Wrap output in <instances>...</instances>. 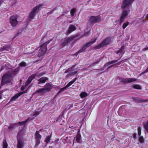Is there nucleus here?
<instances>
[{
  "label": "nucleus",
  "instance_id": "5701e85b",
  "mask_svg": "<svg viewBox=\"0 0 148 148\" xmlns=\"http://www.w3.org/2000/svg\"><path fill=\"white\" fill-rule=\"evenodd\" d=\"M36 93H38L40 95H42L46 93L44 88H40L36 90Z\"/></svg>",
  "mask_w": 148,
  "mask_h": 148
},
{
  "label": "nucleus",
  "instance_id": "f03ea898",
  "mask_svg": "<svg viewBox=\"0 0 148 148\" xmlns=\"http://www.w3.org/2000/svg\"><path fill=\"white\" fill-rule=\"evenodd\" d=\"M18 70V68H16L13 70L11 69L9 71L6 73L2 78L1 82V85H3L5 84L10 83L13 76L17 73Z\"/></svg>",
  "mask_w": 148,
  "mask_h": 148
},
{
  "label": "nucleus",
  "instance_id": "dca6fc26",
  "mask_svg": "<svg viewBox=\"0 0 148 148\" xmlns=\"http://www.w3.org/2000/svg\"><path fill=\"white\" fill-rule=\"evenodd\" d=\"M35 138L36 140L35 146H38L40 143V139L41 138V136L39 134L38 131L36 132L35 133Z\"/></svg>",
  "mask_w": 148,
  "mask_h": 148
},
{
  "label": "nucleus",
  "instance_id": "a878e982",
  "mask_svg": "<svg viewBox=\"0 0 148 148\" xmlns=\"http://www.w3.org/2000/svg\"><path fill=\"white\" fill-rule=\"evenodd\" d=\"M118 61V60H113L110 62H108L106 63L104 65V66H108L110 65L111 64H113L115 62H116Z\"/></svg>",
  "mask_w": 148,
  "mask_h": 148
},
{
  "label": "nucleus",
  "instance_id": "bb28decb",
  "mask_svg": "<svg viewBox=\"0 0 148 148\" xmlns=\"http://www.w3.org/2000/svg\"><path fill=\"white\" fill-rule=\"evenodd\" d=\"M133 99L137 102H140V101H147L148 99L147 100H140L138 97H134L133 98Z\"/></svg>",
  "mask_w": 148,
  "mask_h": 148
},
{
  "label": "nucleus",
  "instance_id": "37998d69",
  "mask_svg": "<svg viewBox=\"0 0 148 148\" xmlns=\"http://www.w3.org/2000/svg\"><path fill=\"white\" fill-rule=\"evenodd\" d=\"M90 33V31H88V32H87L85 34H84L85 36H88Z\"/></svg>",
  "mask_w": 148,
  "mask_h": 148
},
{
  "label": "nucleus",
  "instance_id": "39448f33",
  "mask_svg": "<svg viewBox=\"0 0 148 148\" xmlns=\"http://www.w3.org/2000/svg\"><path fill=\"white\" fill-rule=\"evenodd\" d=\"M52 40V39H51L47 42L44 43L41 46L40 49L39 50L38 54V56L39 57H40L43 55L47 51L46 46Z\"/></svg>",
  "mask_w": 148,
  "mask_h": 148
},
{
  "label": "nucleus",
  "instance_id": "c85d7f7f",
  "mask_svg": "<svg viewBox=\"0 0 148 148\" xmlns=\"http://www.w3.org/2000/svg\"><path fill=\"white\" fill-rule=\"evenodd\" d=\"M133 88L135 89H141V86L138 84H135L134 85L132 86Z\"/></svg>",
  "mask_w": 148,
  "mask_h": 148
},
{
  "label": "nucleus",
  "instance_id": "603ef678",
  "mask_svg": "<svg viewBox=\"0 0 148 148\" xmlns=\"http://www.w3.org/2000/svg\"><path fill=\"white\" fill-rule=\"evenodd\" d=\"M7 65V64L5 63L4 65H5V66H6Z\"/></svg>",
  "mask_w": 148,
  "mask_h": 148
},
{
  "label": "nucleus",
  "instance_id": "8fccbe9b",
  "mask_svg": "<svg viewBox=\"0 0 148 148\" xmlns=\"http://www.w3.org/2000/svg\"><path fill=\"white\" fill-rule=\"evenodd\" d=\"M146 17L147 18V19H148V14L147 15Z\"/></svg>",
  "mask_w": 148,
  "mask_h": 148
},
{
  "label": "nucleus",
  "instance_id": "cd10ccee",
  "mask_svg": "<svg viewBox=\"0 0 148 148\" xmlns=\"http://www.w3.org/2000/svg\"><path fill=\"white\" fill-rule=\"evenodd\" d=\"M101 61V60L100 59H99L98 60H97V61H96V62H95L94 63H93L90 64L89 67H91L92 66H95V65L96 64H98L99 62Z\"/></svg>",
  "mask_w": 148,
  "mask_h": 148
},
{
  "label": "nucleus",
  "instance_id": "58836bf2",
  "mask_svg": "<svg viewBox=\"0 0 148 148\" xmlns=\"http://www.w3.org/2000/svg\"><path fill=\"white\" fill-rule=\"evenodd\" d=\"M139 136V141L140 142V143H143L144 141L143 137L141 136Z\"/></svg>",
  "mask_w": 148,
  "mask_h": 148
},
{
  "label": "nucleus",
  "instance_id": "c756f323",
  "mask_svg": "<svg viewBox=\"0 0 148 148\" xmlns=\"http://www.w3.org/2000/svg\"><path fill=\"white\" fill-rule=\"evenodd\" d=\"M88 95L85 92H82L80 94V96L81 98L85 97Z\"/></svg>",
  "mask_w": 148,
  "mask_h": 148
},
{
  "label": "nucleus",
  "instance_id": "72a5a7b5",
  "mask_svg": "<svg viewBox=\"0 0 148 148\" xmlns=\"http://www.w3.org/2000/svg\"><path fill=\"white\" fill-rule=\"evenodd\" d=\"M144 127L146 131L148 133V121L144 125Z\"/></svg>",
  "mask_w": 148,
  "mask_h": 148
},
{
  "label": "nucleus",
  "instance_id": "3c124183",
  "mask_svg": "<svg viewBox=\"0 0 148 148\" xmlns=\"http://www.w3.org/2000/svg\"><path fill=\"white\" fill-rule=\"evenodd\" d=\"M69 128L73 127V129H73V128H74V127H73V126H71V127L69 126Z\"/></svg>",
  "mask_w": 148,
  "mask_h": 148
},
{
  "label": "nucleus",
  "instance_id": "de8ad7c7",
  "mask_svg": "<svg viewBox=\"0 0 148 148\" xmlns=\"http://www.w3.org/2000/svg\"><path fill=\"white\" fill-rule=\"evenodd\" d=\"M2 95L1 93H0V99H2Z\"/></svg>",
  "mask_w": 148,
  "mask_h": 148
},
{
  "label": "nucleus",
  "instance_id": "4be33fe9",
  "mask_svg": "<svg viewBox=\"0 0 148 148\" xmlns=\"http://www.w3.org/2000/svg\"><path fill=\"white\" fill-rule=\"evenodd\" d=\"M75 140L76 142L79 143L81 142V136L78 131L76 137L73 140L74 142H75Z\"/></svg>",
  "mask_w": 148,
  "mask_h": 148
},
{
  "label": "nucleus",
  "instance_id": "aec40b11",
  "mask_svg": "<svg viewBox=\"0 0 148 148\" xmlns=\"http://www.w3.org/2000/svg\"><path fill=\"white\" fill-rule=\"evenodd\" d=\"M48 79V78L46 77H43L38 80V84H44Z\"/></svg>",
  "mask_w": 148,
  "mask_h": 148
},
{
  "label": "nucleus",
  "instance_id": "7c9ffc66",
  "mask_svg": "<svg viewBox=\"0 0 148 148\" xmlns=\"http://www.w3.org/2000/svg\"><path fill=\"white\" fill-rule=\"evenodd\" d=\"M3 148H8V145L6 140H4L3 141Z\"/></svg>",
  "mask_w": 148,
  "mask_h": 148
},
{
  "label": "nucleus",
  "instance_id": "423d86ee",
  "mask_svg": "<svg viewBox=\"0 0 148 148\" xmlns=\"http://www.w3.org/2000/svg\"><path fill=\"white\" fill-rule=\"evenodd\" d=\"M43 5L41 4L34 8L29 14V18L30 19H33L35 16L36 13L39 10L42 9L43 8Z\"/></svg>",
  "mask_w": 148,
  "mask_h": 148
},
{
  "label": "nucleus",
  "instance_id": "ddd939ff",
  "mask_svg": "<svg viewBox=\"0 0 148 148\" xmlns=\"http://www.w3.org/2000/svg\"><path fill=\"white\" fill-rule=\"evenodd\" d=\"M111 40L110 38H107L105 39L99 45L97 46L95 48L96 49H99L106 45L109 44Z\"/></svg>",
  "mask_w": 148,
  "mask_h": 148
},
{
  "label": "nucleus",
  "instance_id": "864d4df0",
  "mask_svg": "<svg viewBox=\"0 0 148 148\" xmlns=\"http://www.w3.org/2000/svg\"><path fill=\"white\" fill-rule=\"evenodd\" d=\"M3 69V67H2L1 68V70H2Z\"/></svg>",
  "mask_w": 148,
  "mask_h": 148
},
{
  "label": "nucleus",
  "instance_id": "0eeeda50",
  "mask_svg": "<svg viewBox=\"0 0 148 148\" xmlns=\"http://www.w3.org/2000/svg\"><path fill=\"white\" fill-rule=\"evenodd\" d=\"M29 119V118H28L27 119L24 121L19 122L16 123H13L8 127V129H13L15 128L16 126L18 125L24 127L26 123L28 122V120Z\"/></svg>",
  "mask_w": 148,
  "mask_h": 148
},
{
  "label": "nucleus",
  "instance_id": "4c0bfd02",
  "mask_svg": "<svg viewBox=\"0 0 148 148\" xmlns=\"http://www.w3.org/2000/svg\"><path fill=\"white\" fill-rule=\"evenodd\" d=\"M3 50L9 51L10 49V46H5L3 47Z\"/></svg>",
  "mask_w": 148,
  "mask_h": 148
},
{
  "label": "nucleus",
  "instance_id": "f3484780",
  "mask_svg": "<svg viewBox=\"0 0 148 148\" xmlns=\"http://www.w3.org/2000/svg\"><path fill=\"white\" fill-rule=\"evenodd\" d=\"M75 65H75L73 66V67L71 68H70L69 69V71H71L72 72L69 73L66 76V77H69L70 76L73 75L77 73V68L75 69H73V68L75 67Z\"/></svg>",
  "mask_w": 148,
  "mask_h": 148
},
{
  "label": "nucleus",
  "instance_id": "e433bc0d",
  "mask_svg": "<svg viewBox=\"0 0 148 148\" xmlns=\"http://www.w3.org/2000/svg\"><path fill=\"white\" fill-rule=\"evenodd\" d=\"M129 24V23L128 22H126L124 23L123 25V29H125L126 27Z\"/></svg>",
  "mask_w": 148,
  "mask_h": 148
},
{
  "label": "nucleus",
  "instance_id": "6e6552de",
  "mask_svg": "<svg viewBox=\"0 0 148 148\" xmlns=\"http://www.w3.org/2000/svg\"><path fill=\"white\" fill-rule=\"evenodd\" d=\"M101 16H91L89 20V23L90 25H93L101 21Z\"/></svg>",
  "mask_w": 148,
  "mask_h": 148
},
{
  "label": "nucleus",
  "instance_id": "1a4fd4ad",
  "mask_svg": "<svg viewBox=\"0 0 148 148\" xmlns=\"http://www.w3.org/2000/svg\"><path fill=\"white\" fill-rule=\"evenodd\" d=\"M44 74V73H40L39 72H37L36 74L32 75L29 77L25 85L27 87L28 85L31 82L32 80L36 76H37L38 77H40L43 75Z\"/></svg>",
  "mask_w": 148,
  "mask_h": 148
},
{
  "label": "nucleus",
  "instance_id": "ea45409f",
  "mask_svg": "<svg viewBox=\"0 0 148 148\" xmlns=\"http://www.w3.org/2000/svg\"><path fill=\"white\" fill-rule=\"evenodd\" d=\"M63 116V114H60L58 117L57 121L59 122L62 119Z\"/></svg>",
  "mask_w": 148,
  "mask_h": 148
},
{
  "label": "nucleus",
  "instance_id": "c9c22d12",
  "mask_svg": "<svg viewBox=\"0 0 148 148\" xmlns=\"http://www.w3.org/2000/svg\"><path fill=\"white\" fill-rule=\"evenodd\" d=\"M141 127H139L138 128L137 130H138V135L139 136H140L141 135Z\"/></svg>",
  "mask_w": 148,
  "mask_h": 148
},
{
  "label": "nucleus",
  "instance_id": "a211bd4d",
  "mask_svg": "<svg viewBox=\"0 0 148 148\" xmlns=\"http://www.w3.org/2000/svg\"><path fill=\"white\" fill-rule=\"evenodd\" d=\"M72 40L73 38H66L63 39L61 45L62 47H64L67 45L68 43L72 42Z\"/></svg>",
  "mask_w": 148,
  "mask_h": 148
},
{
  "label": "nucleus",
  "instance_id": "a18cd8bd",
  "mask_svg": "<svg viewBox=\"0 0 148 148\" xmlns=\"http://www.w3.org/2000/svg\"><path fill=\"white\" fill-rule=\"evenodd\" d=\"M121 61H120V62H118L116 63L115 64L116 65H119L121 64Z\"/></svg>",
  "mask_w": 148,
  "mask_h": 148
},
{
  "label": "nucleus",
  "instance_id": "393cba45",
  "mask_svg": "<svg viewBox=\"0 0 148 148\" xmlns=\"http://www.w3.org/2000/svg\"><path fill=\"white\" fill-rule=\"evenodd\" d=\"M118 61V60H113L110 62H108L106 63L104 65V66H108L110 65L111 64H113L115 62H116Z\"/></svg>",
  "mask_w": 148,
  "mask_h": 148
},
{
  "label": "nucleus",
  "instance_id": "49530a36",
  "mask_svg": "<svg viewBox=\"0 0 148 148\" xmlns=\"http://www.w3.org/2000/svg\"><path fill=\"white\" fill-rule=\"evenodd\" d=\"M148 50V47H146L145 48H144L143 49V50Z\"/></svg>",
  "mask_w": 148,
  "mask_h": 148
},
{
  "label": "nucleus",
  "instance_id": "7ed1b4c3",
  "mask_svg": "<svg viewBox=\"0 0 148 148\" xmlns=\"http://www.w3.org/2000/svg\"><path fill=\"white\" fill-rule=\"evenodd\" d=\"M25 131L22 129L18 133L17 138L18 140L17 148H23L24 146V142L23 136L24 135Z\"/></svg>",
  "mask_w": 148,
  "mask_h": 148
},
{
  "label": "nucleus",
  "instance_id": "6e6d98bb",
  "mask_svg": "<svg viewBox=\"0 0 148 148\" xmlns=\"http://www.w3.org/2000/svg\"><path fill=\"white\" fill-rule=\"evenodd\" d=\"M112 66V65L111 66H110L109 67H111Z\"/></svg>",
  "mask_w": 148,
  "mask_h": 148
},
{
  "label": "nucleus",
  "instance_id": "bf43d9fd",
  "mask_svg": "<svg viewBox=\"0 0 148 148\" xmlns=\"http://www.w3.org/2000/svg\"><path fill=\"white\" fill-rule=\"evenodd\" d=\"M73 145H74V142L73 143Z\"/></svg>",
  "mask_w": 148,
  "mask_h": 148
},
{
  "label": "nucleus",
  "instance_id": "9b49d317",
  "mask_svg": "<svg viewBox=\"0 0 148 148\" xmlns=\"http://www.w3.org/2000/svg\"><path fill=\"white\" fill-rule=\"evenodd\" d=\"M97 39V37H95L93 38L92 39V40L91 42L87 43L86 45H85L82 49L80 50L79 51L78 54L79 53L84 52L85 50L88 47L90 46L91 45H92L93 43L95 42Z\"/></svg>",
  "mask_w": 148,
  "mask_h": 148
},
{
  "label": "nucleus",
  "instance_id": "473e14b6",
  "mask_svg": "<svg viewBox=\"0 0 148 148\" xmlns=\"http://www.w3.org/2000/svg\"><path fill=\"white\" fill-rule=\"evenodd\" d=\"M124 47H122L120 49L116 52V53L117 54H118L119 53L123 54L124 52Z\"/></svg>",
  "mask_w": 148,
  "mask_h": 148
},
{
  "label": "nucleus",
  "instance_id": "5fc2aeb1",
  "mask_svg": "<svg viewBox=\"0 0 148 148\" xmlns=\"http://www.w3.org/2000/svg\"><path fill=\"white\" fill-rule=\"evenodd\" d=\"M102 70V71H103V70H102V69H98V70Z\"/></svg>",
  "mask_w": 148,
  "mask_h": 148
},
{
  "label": "nucleus",
  "instance_id": "4468645a",
  "mask_svg": "<svg viewBox=\"0 0 148 148\" xmlns=\"http://www.w3.org/2000/svg\"><path fill=\"white\" fill-rule=\"evenodd\" d=\"M17 16L16 15L12 16L10 18V23L13 27H15L17 24Z\"/></svg>",
  "mask_w": 148,
  "mask_h": 148
},
{
  "label": "nucleus",
  "instance_id": "09e8293b",
  "mask_svg": "<svg viewBox=\"0 0 148 148\" xmlns=\"http://www.w3.org/2000/svg\"><path fill=\"white\" fill-rule=\"evenodd\" d=\"M136 136V134H133V137H135Z\"/></svg>",
  "mask_w": 148,
  "mask_h": 148
},
{
  "label": "nucleus",
  "instance_id": "a19ab883",
  "mask_svg": "<svg viewBox=\"0 0 148 148\" xmlns=\"http://www.w3.org/2000/svg\"><path fill=\"white\" fill-rule=\"evenodd\" d=\"M75 11V9H73L71 10L70 12L72 16H73Z\"/></svg>",
  "mask_w": 148,
  "mask_h": 148
},
{
  "label": "nucleus",
  "instance_id": "b1692460",
  "mask_svg": "<svg viewBox=\"0 0 148 148\" xmlns=\"http://www.w3.org/2000/svg\"><path fill=\"white\" fill-rule=\"evenodd\" d=\"M76 29V28L75 26L71 25H70L69 27L68 30V33L69 34L74 31Z\"/></svg>",
  "mask_w": 148,
  "mask_h": 148
},
{
  "label": "nucleus",
  "instance_id": "f8f14e48",
  "mask_svg": "<svg viewBox=\"0 0 148 148\" xmlns=\"http://www.w3.org/2000/svg\"><path fill=\"white\" fill-rule=\"evenodd\" d=\"M97 39V37H95L93 38L92 39V40L91 42L87 43L86 45H85L82 49L80 50L79 51L78 54L79 53L84 52L85 50L88 47L90 46L91 45H92L93 43L95 42Z\"/></svg>",
  "mask_w": 148,
  "mask_h": 148
},
{
  "label": "nucleus",
  "instance_id": "79ce46f5",
  "mask_svg": "<svg viewBox=\"0 0 148 148\" xmlns=\"http://www.w3.org/2000/svg\"><path fill=\"white\" fill-rule=\"evenodd\" d=\"M26 64L25 62H22L20 64V65L21 66H26Z\"/></svg>",
  "mask_w": 148,
  "mask_h": 148
},
{
  "label": "nucleus",
  "instance_id": "9d476101",
  "mask_svg": "<svg viewBox=\"0 0 148 148\" xmlns=\"http://www.w3.org/2000/svg\"><path fill=\"white\" fill-rule=\"evenodd\" d=\"M97 39V37H95L93 38L92 39V40L91 42L87 43L86 45H85L82 49L80 50L79 51L78 54L79 53L84 52L85 50L88 47L90 46L91 45H92L93 43L95 42Z\"/></svg>",
  "mask_w": 148,
  "mask_h": 148
},
{
  "label": "nucleus",
  "instance_id": "f257e3e1",
  "mask_svg": "<svg viewBox=\"0 0 148 148\" xmlns=\"http://www.w3.org/2000/svg\"><path fill=\"white\" fill-rule=\"evenodd\" d=\"M134 0H123L121 6V8L123 10L122 14L120 18L119 24L121 25L130 12V8L132 3Z\"/></svg>",
  "mask_w": 148,
  "mask_h": 148
},
{
  "label": "nucleus",
  "instance_id": "412c9836",
  "mask_svg": "<svg viewBox=\"0 0 148 148\" xmlns=\"http://www.w3.org/2000/svg\"><path fill=\"white\" fill-rule=\"evenodd\" d=\"M77 78H75L74 79H73V81H72L71 82H70L69 83H68L67 85L66 86L62 88L61 89V91H63L64 90H66L67 88H68L69 86H70L72 84H73L77 80Z\"/></svg>",
  "mask_w": 148,
  "mask_h": 148
},
{
  "label": "nucleus",
  "instance_id": "2f4dec72",
  "mask_svg": "<svg viewBox=\"0 0 148 148\" xmlns=\"http://www.w3.org/2000/svg\"><path fill=\"white\" fill-rule=\"evenodd\" d=\"M51 136H47L46 139L45 140V142L46 143H49L50 142V140H51Z\"/></svg>",
  "mask_w": 148,
  "mask_h": 148
},
{
  "label": "nucleus",
  "instance_id": "c03bdc74",
  "mask_svg": "<svg viewBox=\"0 0 148 148\" xmlns=\"http://www.w3.org/2000/svg\"><path fill=\"white\" fill-rule=\"evenodd\" d=\"M21 32H20V31H19L18 33L16 35H15V36L14 37V38H15L16 37H17V36L18 35V34H19L20 33H21Z\"/></svg>",
  "mask_w": 148,
  "mask_h": 148
},
{
  "label": "nucleus",
  "instance_id": "20e7f679",
  "mask_svg": "<svg viewBox=\"0 0 148 148\" xmlns=\"http://www.w3.org/2000/svg\"><path fill=\"white\" fill-rule=\"evenodd\" d=\"M27 87L25 85L24 86H22L21 88V90L22 91V92L18 93L15 95L11 99L10 101L7 104V105H8L11 101L16 100L22 94L24 93H26L27 92Z\"/></svg>",
  "mask_w": 148,
  "mask_h": 148
},
{
  "label": "nucleus",
  "instance_id": "4d7b16f0",
  "mask_svg": "<svg viewBox=\"0 0 148 148\" xmlns=\"http://www.w3.org/2000/svg\"><path fill=\"white\" fill-rule=\"evenodd\" d=\"M67 71H65V73H67Z\"/></svg>",
  "mask_w": 148,
  "mask_h": 148
},
{
  "label": "nucleus",
  "instance_id": "f704fd0d",
  "mask_svg": "<svg viewBox=\"0 0 148 148\" xmlns=\"http://www.w3.org/2000/svg\"><path fill=\"white\" fill-rule=\"evenodd\" d=\"M40 113V111H35L33 113L32 115L33 116H36Z\"/></svg>",
  "mask_w": 148,
  "mask_h": 148
},
{
  "label": "nucleus",
  "instance_id": "13d9d810",
  "mask_svg": "<svg viewBox=\"0 0 148 148\" xmlns=\"http://www.w3.org/2000/svg\"><path fill=\"white\" fill-rule=\"evenodd\" d=\"M103 71H102V72H101V73H103Z\"/></svg>",
  "mask_w": 148,
  "mask_h": 148
},
{
  "label": "nucleus",
  "instance_id": "6ab92c4d",
  "mask_svg": "<svg viewBox=\"0 0 148 148\" xmlns=\"http://www.w3.org/2000/svg\"><path fill=\"white\" fill-rule=\"evenodd\" d=\"M43 88L46 92H48L52 88V84L50 83H47Z\"/></svg>",
  "mask_w": 148,
  "mask_h": 148
},
{
  "label": "nucleus",
  "instance_id": "2eb2a0df",
  "mask_svg": "<svg viewBox=\"0 0 148 148\" xmlns=\"http://www.w3.org/2000/svg\"><path fill=\"white\" fill-rule=\"evenodd\" d=\"M137 79L135 78H122L120 79V82L125 83H131L136 81Z\"/></svg>",
  "mask_w": 148,
  "mask_h": 148
}]
</instances>
